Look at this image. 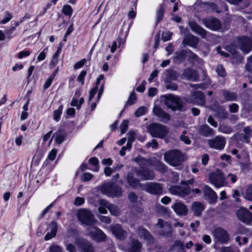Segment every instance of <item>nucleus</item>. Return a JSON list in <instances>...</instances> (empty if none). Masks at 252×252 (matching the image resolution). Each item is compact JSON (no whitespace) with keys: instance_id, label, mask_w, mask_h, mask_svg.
<instances>
[{"instance_id":"f257e3e1","label":"nucleus","mask_w":252,"mask_h":252,"mask_svg":"<svg viewBox=\"0 0 252 252\" xmlns=\"http://www.w3.org/2000/svg\"><path fill=\"white\" fill-rule=\"evenodd\" d=\"M164 104L168 109L173 111H185L186 110V103L179 96L171 94L162 96Z\"/></svg>"},{"instance_id":"f03ea898","label":"nucleus","mask_w":252,"mask_h":252,"mask_svg":"<svg viewBox=\"0 0 252 252\" xmlns=\"http://www.w3.org/2000/svg\"><path fill=\"white\" fill-rule=\"evenodd\" d=\"M147 131L152 137L163 139L169 134V128L161 124L153 123L148 126Z\"/></svg>"},{"instance_id":"7ed1b4c3","label":"nucleus","mask_w":252,"mask_h":252,"mask_svg":"<svg viewBox=\"0 0 252 252\" xmlns=\"http://www.w3.org/2000/svg\"><path fill=\"white\" fill-rule=\"evenodd\" d=\"M165 161L170 165L177 166L184 161L183 155L178 150H171L166 152L164 154Z\"/></svg>"},{"instance_id":"20e7f679","label":"nucleus","mask_w":252,"mask_h":252,"mask_svg":"<svg viewBox=\"0 0 252 252\" xmlns=\"http://www.w3.org/2000/svg\"><path fill=\"white\" fill-rule=\"evenodd\" d=\"M102 193L112 197H119L122 194V188L112 182H108L103 184L100 187Z\"/></svg>"},{"instance_id":"39448f33","label":"nucleus","mask_w":252,"mask_h":252,"mask_svg":"<svg viewBox=\"0 0 252 252\" xmlns=\"http://www.w3.org/2000/svg\"><path fill=\"white\" fill-rule=\"evenodd\" d=\"M78 220L82 224L92 226L94 225L97 220L91 210L87 209H81L77 213Z\"/></svg>"},{"instance_id":"423d86ee","label":"nucleus","mask_w":252,"mask_h":252,"mask_svg":"<svg viewBox=\"0 0 252 252\" xmlns=\"http://www.w3.org/2000/svg\"><path fill=\"white\" fill-rule=\"evenodd\" d=\"M212 235L214 237L216 244H226L230 240V236L228 232L224 228L218 227L212 231Z\"/></svg>"},{"instance_id":"0eeeda50","label":"nucleus","mask_w":252,"mask_h":252,"mask_svg":"<svg viewBox=\"0 0 252 252\" xmlns=\"http://www.w3.org/2000/svg\"><path fill=\"white\" fill-rule=\"evenodd\" d=\"M210 182L218 188L223 187L226 184V179L223 173L220 170L210 174Z\"/></svg>"},{"instance_id":"6e6552de","label":"nucleus","mask_w":252,"mask_h":252,"mask_svg":"<svg viewBox=\"0 0 252 252\" xmlns=\"http://www.w3.org/2000/svg\"><path fill=\"white\" fill-rule=\"evenodd\" d=\"M87 235L96 242H104L106 239V235L97 227H90L87 228Z\"/></svg>"},{"instance_id":"1a4fd4ad","label":"nucleus","mask_w":252,"mask_h":252,"mask_svg":"<svg viewBox=\"0 0 252 252\" xmlns=\"http://www.w3.org/2000/svg\"><path fill=\"white\" fill-rule=\"evenodd\" d=\"M142 186L143 190L152 194L160 195L163 193V187L161 184L158 183L149 182Z\"/></svg>"},{"instance_id":"9d476101","label":"nucleus","mask_w":252,"mask_h":252,"mask_svg":"<svg viewBox=\"0 0 252 252\" xmlns=\"http://www.w3.org/2000/svg\"><path fill=\"white\" fill-rule=\"evenodd\" d=\"M237 45L244 54H248L252 50V39L248 36L239 37L236 40Z\"/></svg>"},{"instance_id":"9b49d317","label":"nucleus","mask_w":252,"mask_h":252,"mask_svg":"<svg viewBox=\"0 0 252 252\" xmlns=\"http://www.w3.org/2000/svg\"><path fill=\"white\" fill-rule=\"evenodd\" d=\"M136 232L139 238L145 241L147 245H152L154 244V237L145 228L139 226L136 228Z\"/></svg>"},{"instance_id":"f8f14e48","label":"nucleus","mask_w":252,"mask_h":252,"mask_svg":"<svg viewBox=\"0 0 252 252\" xmlns=\"http://www.w3.org/2000/svg\"><path fill=\"white\" fill-rule=\"evenodd\" d=\"M208 145L210 148L217 150H222L226 144L225 138L222 136H217L207 141Z\"/></svg>"},{"instance_id":"ddd939ff","label":"nucleus","mask_w":252,"mask_h":252,"mask_svg":"<svg viewBox=\"0 0 252 252\" xmlns=\"http://www.w3.org/2000/svg\"><path fill=\"white\" fill-rule=\"evenodd\" d=\"M238 219L246 224H250L252 221V214L244 207L240 208L236 212Z\"/></svg>"},{"instance_id":"4468645a","label":"nucleus","mask_w":252,"mask_h":252,"mask_svg":"<svg viewBox=\"0 0 252 252\" xmlns=\"http://www.w3.org/2000/svg\"><path fill=\"white\" fill-rule=\"evenodd\" d=\"M185 100L189 103L203 106L205 103V96L200 91H195L192 93L189 97L186 98Z\"/></svg>"},{"instance_id":"2eb2a0df","label":"nucleus","mask_w":252,"mask_h":252,"mask_svg":"<svg viewBox=\"0 0 252 252\" xmlns=\"http://www.w3.org/2000/svg\"><path fill=\"white\" fill-rule=\"evenodd\" d=\"M110 229L112 234L118 239L124 241L127 237V232L124 230L121 224H112Z\"/></svg>"},{"instance_id":"dca6fc26","label":"nucleus","mask_w":252,"mask_h":252,"mask_svg":"<svg viewBox=\"0 0 252 252\" xmlns=\"http://www.w3.org/2000/svg\"><path fill=\"white\" fill-rule=\"evenodd\" d=\"M169 190L172 194L184 197L190 193L191 189L189 187L183 188L178 186H172L169 188Z\"/></svg>"},{"instance_id":"f3484780","label":"nucleus","mask_w":252,"mask_h":252,"mask_svg":"<svg viewBox=\"0 0 252 252\" xmlns=\"http://www.w3.org/2000/svg\"><path fill=\"white\" fill-rule=\"evenodd\" d=\"M202 22L206 27L213 31L220 30L221 26L220 21L216 18L203 19Z\"/></svg>"},{"instance_id":"a211bd4d","label":"nucleus","mask_w":252,"mask_h":252,"mask_svg":"<svg viewBox=\"0 0 252 252\" xmlns=\"http://www.w3.org/2000/svg\"><path fill=\"white\" fill-rule=\"evenodd\" d=\"M154 115L158 117L159 120L163 123H166L170 120V115L166 112L160 106L156 105L153 109Z\"/></svg>"},{"instance_id":"6ab92c4d","label":"nucleus","mask_w":252,"mask_h":252,"mask_svg":"<svg viewBox=\"0 0 252 252\" xmlns=\"http://www.w3.org/2000/svg\"><path fill=\"white\" fill-rule=\"evenodd\" d=\"M205 199L210 204L216 203L218 199L216 193L208 186L206 185L203 189Z\"/></svg>"},{"instance_id":"aec40b11","label":"nucleus","mask_w":252,"mask_h":252,"mask_svg":"<svg viewBox=\"0 0 252 252\" xmlns=\"http://www.w3.org/2000/svg\"><path fill=\"white\" fill-rule=\"evenodd\" d=\"M199 41V39L197 37L191 33H189L185 35L182 41V44L184 46L188 45L193 48H196L197 46Z\"/></svg>"},{"instance_id":"412c9836","label":"nucleus","mask_w":252,"mask_h":252,"mask_svg":"<svg viewBox=\"0 0 252 252\" xmlns=\"http://www.w3.org/2000/svg\"><path fill=\"white\" fill-rule=\"evenodd\" d=\"M137 175L142 180H153L155 178V174L153 170L143 168L137 171Z\"/></svg>"},{"instance_id":"4be33fe9","label":"nucleus","mask_w":252,"mask_h":252,"mask_svg":"<svg viewBox=\"0 0 252 252\" xmlns=\"http://www.w3.org/2000/svg\"><path fill=\"white\" fill-rule=\"evenodd\" d=\"M189 26L193 32L199 35L203 38H206L208 32L196 22L193 21L190 22Z\"/></svg>"},{"instance_id":"5701e85b","label":"nucleus","mask_w":252,"mask_h":252,"mask_svg":"<svg viewBox=\"0 0 252 252\" xmlns=\"http://www.w3.org/2000/svg\"><path fill=\"white\" fill-rule=\"evenodd\" d=\"M199 134L204 137L212 136L215 134V131L207 124L199 126L198 128Z\"/></svg>"},{"instance_id":"b1692460","label":"nucleus","mask_w":252,"mask_h":252,"mask_svg":"<svg viewBox=\"0 0 252 252\" xmlns=\"http://www.w3.org/2000/svg\"><path fill=\"white\" fill-rule=\"evenodd\" d=\"M47 229L50 230V231L48 232L45 236L44 240L45 241L49 240L56 236L58 230V224L57 222L55 220L51 221L49 224Z\"/></svg>"},{"instance_id":"393cba45","label":"nucleus","mask_w":252,"mask_h":252,"mask_svg":"<svg viewBox=\"0 0 252 252\" xmlns=\"http://www.w3.org/2000/svg\"><path fill=\"white\" fill-rule=\"evenodd\" d=\"M172 208L175 213L179 216H185L188 212L187 206L181 202H176L172 205Z\"/></svg>"},{"instance_id":"a878e982","label":"nucleus","mask_w":252,"mask_h":252,"mask_svg":"<svg viewBox=\"0 0 252 252\" xmlns=\"http://www.w3.org/2000/svg\"><path fill=\"white\" fill-rule=\"evenodd\" d=\"M126 180L129 186L134 189L140 188L142 189V185L140 183L139 180L135 177L132 173L129 172L126 177Z\"/></svg>"},{"instance_id":"bb28decb","label":"nucleus","mask_w":252,"mask_h":252,"mask_svg":"<svg viewBox=\"0 0 252 252\" xmlns=\"http://www.w3.org/2000/svg\"><path fill=\"white\" fill-rule=\"evenodd\" d=\"M142 247V243L138 240L133 238L129 244L127 251L128 252H141Z\"/></svg>"},{"instance_id":"cd10ccee","label":"nucleus","mask_w":252,"mask_h":252,"mask_svg":"<svg viewBox=\"0 0 252 252\" xmlns=\"http://www.w3.org/2000/svg\"><path fill=\"white\" fill-rule=\"evenodd\" d=\"M237 45V42L236 41V44H231L229 45H228L226 47V50L228 52H229L233 58L238 59L240 61H241L243 60V58L241 57L240 54H239Z\"/></svg>"},{"instance_id":"c85d7f7f","label":"nucleus","mask_w":252,"mask_h":252,"mask_svg":"<svg viewBox=\"0 0 252 252\" xmlns=\"http://www.w3.org/2000/svg\"><path fill=\"white\" fill-rule=\"evenodd\" d=\"M187 57H188L189 62L191 63L202 64L203 63L202 59L200 58L196 54L189 49L187 50Z\"/></svg>"},{"instance_id":"c756f323","label":"nucleus","mask_w":252,"mask_h":252,"mask_svg":"<svg viewBox=\"0 0 252 252\" xmlns=\"http://www.w3.org/2000/svg\"><path fill=\"white\" fill-rule=\"evenodd\" d=\"M183 75L188 80L194 81H197L199 78L197 72L190 68L186 69L183 72Z\"/></svg>"},{"instance_id":"7c9ffc66","label":"nucleus","mask_w":252,"mask_h":252,"mask_svg":"<svg viewBox=\"0 0 252 252\" xmlns=\"http://www.w3.org/2000/svg\"><path fill=\"white\" fill-rule=\"evenodd\" d=\"M187 55V50H182L175 52L173 58V62L177 63H181L185 59Z\"/></svg>"},{"instance_id":"2f4dec72","label":"nucleus","mask_w":252,"mask_h":252,"mask_svg":"<svg viewBox=\"0 0 252 252\" xmlns=\"http://www.w3.org/2000/svg\"><path fill=\"white\" fill-rule=\"evenodd\" d=\"M230 4L239 6L242 9L248 7L250 4L251 0H225Z\"/></svg>"},{"instance_id":"473e14b6","label":"nucleus","mask_w":252,"mask_h":252,"mask_svg":"<svg viewBox=\"0 0 252 252\" xmlns=\"http://www.w3.org/2000/svg\"><path fill=\"white\" fill-rule=\"evenodd\" d=\"M192 209L195 216H198L201 214L204 209L203 204L199 202H195L192 205Z\"/></svg>"},{"instance_id":"72a5a7b5","label":"nucleus","mask_w":252,"mask_h":252,"mask_svg":"<svg viewBox=\"0 0 252 252\" xmlns=\"http://www.w3.org/2000/svg\"><path fill=\"white\" fill-rule=\"evenodd\" d=\"M56 135L55 142L58 144H62L67 136L66 133L63 130L59 129L55 134Z\"/></svg>"},{"instance_id":"f704fd0d","label":"nucleus","mask_w":252,"mask_h":252,"mask_svg":"<svg viewBox=\"0 0 252 252\" xmlns=\"http://www.w3.org/2000/svg\"><path fill=\"white\" fill-rule=\"evenodd\" d=\"M80 247L83 252H94L92 245L86 240H81Z\"/></svg>"},{"instance_id":"c9c22d12","label":"nucleus","mask_w":252,"mask_h":252,"mask_svg":"<svg viewBox=\"0 0 252 252\" xmlns=\"http://www.w3.org/2000/svg\"><path fill=\"white\" fill-rule=\"evenodd\" d=\"M178 77L177 71L172 69L167 70L165 82L177 80Z\"/></svg>"},{"instance_id":"e433bc0d","label":"nucleus","mask_w":252,"mask_h":252,"mask_svg":"<svg viewBox=\"0 0 252 252\" xmlns=\"http://www.w3.org/2000/svg\"><path fill=\"white\" fill-rule=\"evenodd\" d=\"M165 12L164 4L161 3L157 11L156 16L157 21L156 24H157L160 22L163 18L164 14Z\"/></svg>"},{"instance_id":"4c0bfd02","label":"nucleus","mask_w":252,"mask_h":252,"mask_svg":"<svg viewBox=\"0 0 252 252\" xmlns=\"http://www.w3.org/2000/svg\"><path fill=\"white\" fill-rule=\"evenodd\" d=\"M222 94L225 99L227 101L235 100L237 97V95L236 93L229 91L223 90L222 91Z\"/></svg>"},{"instance_id":"58836bf2","label":"nucleus","mask_w":252,"mask_h":252,"mask_svg":"<svg viewBox=\"0 0 252 252\" xmlns=\"http://www.w3.org/2000/svg\"><path fill=\"white\" fill-rule=\"evenodd\" d=\"M243 131L245 134H241V136L243 139V141L247 143H249L250 141V139L251 135H252V129H251L250 127L247 126L244 128Z\"/></svg>"},{"instance_id":"ea45409f","label":"nucleus","mask_w":252,"mask_h":252,"mask_svg":"<svg viewBox=\"0 0 252 252\" xmlns=\"http://www.w3.org/2000/svg\"><path fill=\"white\" fill-rule=\"evenodd\" d=\"M153 165L155 169L160 173H165L167 171V167L159 160L155 161Z\"/></svg>"},{"instance_id":"a19ab883","label":"nucleus","mask_w":252,"mask_h":252,"mask_svg":"<svg viewBox=\"0 0 252 252\" xmlns=\"http://www.w3.org/2000/svg\"><path fill=\"white\" fill-rule=\"evenodd\" d=\"M218 131L221 133L229 134L233 132V129L229 126L222 124L220 125L218 128Z\"/></svg>"},{"instance_id":"79ce46f5","label":"nucleus","mask_w":252,"mask_h":252,"mask_svg":"<svg viewBox=\"0 0 252 252\" xmlns=\"http://www.w3.org/2000/svg\"><path fill=\"white\" fill-rule=\"evenodd\" d=\"M108 209L112 215L118 216L120 214L119 208L115 205L111 204Z\"/></svg>"},{"instance_id":"37998d69","label":"nucleus","mask_w":252,"mask_h":252,"mask_svg":"<svg viewBox=\"0 0 252 252\" xmlns=\"http://www.w3.org/2000/svg\"><path fill=\"white\" fill-rule=\"evenodd\" d=\"M156 226L158 228L161 229H163L165 226L166 227V229L168 230H169L170 228V224L161 219H158V221L156 224Z\"/></svg>"},{"instance_id":"c03bdc74","label":"nucleus","mask_w":252,"mask_h":252,"mask_svg":"<svg viewBox=\"0 0 252 252\" xmlns=\"http://www.w3.org/2000/svg\"><path fill=\"white\" fill-rule=\"evenodd\" d=\"M218 117L219 118L226 119L228 118V114L226 111H225L224 108L222 107H220L218 108Z\"/></svg>"},{"instance_id":"a18cd8bd","label":"nucleus","mask_w":252,"mask_h":252,"mask_svg":"<svg viewBox=\"0 0 252 252\" xmlns=\"http://www.w3.org/2000/svg\"><path fill=\"white\" fill-rule=\"evenodd\" d=\"M49 252H65L63 251V248L60 246L53 244L49 248Z\"/></svg>"},{"instance_id":"49530a36","label":"nucleus","mask_w":252,"mask_h":252,"mask_svg":"<svg viewBox=\"0 0 252 252\" xmlns=\"http://www.w3.org/2000/svg\"><path fill=\"white\" fill-rule=\"evenodd\" d=\"M245 198L248 200L252 201V184L249 186L247 188Z\"/></svg>"},{"instance_id":"de8ad7c7","label":"nucleus","mask_w":252,"mask_h":252,"mask_svg":"<svg viewBox=\"0 0 252 252\" xmlns=\"http://www.w3.org/2000/svg\"><path fill=\"white\" fill-rule=\"evenodd\" d=\"M147 109L145 106H141L138 108L135 112V116L137 117H139L145 114L147 112Z\"/></svg>"},{"instance_id":"09e8293b","label":"nucleus","mask_w":252,"mask_h":252,"mask_svg":"<svg viewBox=\"0 0 252 252\" xmlns=\"http://www.w3.org/2000/svg\"><path fill=\"white\" fill-rule=\"evenodd\" d=\"M63 108V106L61 105L59 106L58 110H56L54 111V114H53L54 119L57 122L59 121L60 120V116L62 114Z\"/></svg>"},{"instance_id":"8fccbe9b","label":"nucleus","mask_w":252,"mask_h":252,"mask_svg":"<svg viewBox=\"0 0 252 252\" xmlns=\"http://www.w3.org/2000/svg\"><path fill=\"white\" fill-rule=\"evenodd\" d=\"M216 71L218 74L221 77L225 76L226 73V71L221 64H219L216 67Z\"/></svg>"},{"instance_id":"3c124183","label":"nucleus","mask_w":252,"mask_h":252,"mask_svg":"<svg viewBox=\"0 0 252 252\" xmlns=\"http://www.w3.org/2000/svg\"><path fill=\"white\" fill-rule=\"evenodd\" d=\"M160 235L170 237L172 235V227L171 225L170 224V228L169 230H167L166 229L165 226L163 228L161 229V230L159 232Z\"/></svg>"},{"instance_id":"603ef678","label":"nucleus","mask_w":252,"mask_h":252,"mask_svg":"<svg viewBox=\"0 0 252 252\" xmlns=\"http://www.w3.org/2000/svg\"><path fill=\"white\" fill-rule=\"evenodd\" d=\"M136 100L137 97L136 94L134 92H132L128 98L127 103L129 105H131L136 102Z\"/></svg>"},{"instance_id":"864d4df0","label":"nucleus","mask_w":252,"mask_h":252,"mask_svg":"<svg viewBox=\"0 0 252 252\" xmlns=\"http://www.w3.org/2000/svg\"><path fill=\"white\" fill-rule=\"evenodd\" d=\"M128 121L126 120H124L122 122L120 125L121 132L122 134L125 133L128 129Z\"/></svg>"},{"instance_id":"5fc2aeb1","label":"nucleus","mask_w":252,"mask_h":252,"mask_svg":"<svg viewBox=\"0 0 252 252\" xmlns=\"http://www.w3.org/2000/svg\"><path fill=\"white\" fill-rule=\"evenodd\" d=\"M246 70L250 72H252V55L248 58L247 63L245 65Z\"/></svg>"},{"instance_id":"6e6d98bb","label":"nucleus","mask_w":252,"mask_h":252,"mask_svg":"<svg viewBox=\"0 0 252 252\" xmlns=\"http://www.w3.org/2000/svg\"><path fill=\"white\" fill-rule=\"evenodd\" d=\"M165 87L167 89L176 91L178 89V86L176 83H171V81L165 82Z\"/></svg>"},{"instance_id":"4d7b16f0","label":"nucleus","mask_w":252,"mask_h":252,"mask_svg":"<svg viewBox=\"0 0 252 252\" xmlns=\"http://www.w3.org/2000/svg\"><path fill=\"white\" fill-rule=\"evenodd\" d=\"M89 163L92 165L95 166V168L94 169L95 171L98 170V160L95 157L91 158L89 159Z\"/></svg>"},{"instance_id":"13d9d810","label":"nucleus","mask_w":252,"mask_h":252,"mask_svg":"<svg viewBox=\"0 0 252 252\" xmlns=\"http://www.w3.org/2000/svg\"><path fill=\"white\" fill-rule=\"evenodd\" d=\"M54 78H55V74L51 75L49 77V78L46 81L45 83H44V84L43 85V89L44 90L48 89L51 86Z\"/></svg>"},{"instance_id":"bf43d9fd","label":"nucleus","mask_w":252,"mask_h":252,"mask_svg":"<svg viewBox=\"0 0 252 252\" xmlns=\"http://www.w3.org/2000/svg\"><path fill=\"white\" fill-rule=\"evenodd\" d=\"M220 252H239V250L230 247H222L220 249Z\"/></svg>"},{"instance_id":"052dcab7","label":"nucleus","mask_w":252,"mask_h":252,"mask_svg":"<svg viewBox=\"0 0 252 252\" xmlns=\"http://www.w3.org/2000/svg\"><path fill=\"white\" fill-rule=\"evenodd\" d=\"M134 161L140 166L146 164V163L148 162L147 159L141 156L136 157L134 159Z\"/></svg>"},{"instance_id":"680f3d73","label":"nucleus","mask_w":252,"mask_h":252,"mask_svg":"<svg viewBox=\"0 0 252 252\" xmlns=\"http://www.w3.org/2000/svg\"><path fill=\"white\" fill-rule=\"evenodd\" d=\"M63 12L66 15H71L72 13V9L69 5H66L63 8Z\"/></svg>"},{"instance_id":"e2e57ef3","label":"nucleus","mask_w":252,"mask_h":252,"mask_svg":"<svg viewBox=\"0 0 252 252\" xmlns=\"http://www.w3.org/2000/svg\"><path fill=\"white\" fill-rule=\"evenodd\" d=\"M94 177L93 175L90 173H85L81 176V180L83 182L91 180Z\"/></svg>"},{"instance_id":"0e129e2a","label":"nucleus","mask_w":252,"mask_h":252,"mask_svg":"<svg viewBox=\"0 0 252 252\" xmlns=\"http://www.w3.org/2000/svg\"><path fill=\"white\" fill-rule=\"evenodd\" d=\"M186 132V130L183 131V134L180 136V140L184 141L186 144H189L191 143V141L189 137L185 135Z\"/></svg>"},{"instance_id":"69168bd1","label":"nucleus","mask_w":252,"mask_h":252,"mask_svg":"<svg viewBox=\"0 0 252 252\" xmlns=\"http://www.w3.org/2000/svg\"><path fill=\"white\" fill-rule=\"evenodd\" d=\"M172 248H178L179 249L183 250L184 249V243L181 241L176 240L173 245Z\"/></svg>"},{"instance_id":"338daca9","label":"nucleus","mask_w":252,"mask_h":252,"mask_svg":"<svg viewBox=\"0 0 252 252\" xmlns=\"http://www.w3.org/2000/svg\"><path fill=\"white\" fill-rule=\"evenodd\" d=\"M172 33L169 32H163L162 34V40L163 41L169 40L171 39Z\"/></svg>"},{"instance_id":"774afa93","label":"nucleus","mask_w":252,"mask_h":252,"mask_svg":"<svg viewBox=\"0 0 252 252\" xmlns=\"http://www.w3.org/2000/svg\"><path fill=\"white\" fill-rule=\"evenodd\" d=\"M87 74V71L83 70L77 77V81L80 82L82 85L84 84V78Z\"/></svg>"}]
</instances>
